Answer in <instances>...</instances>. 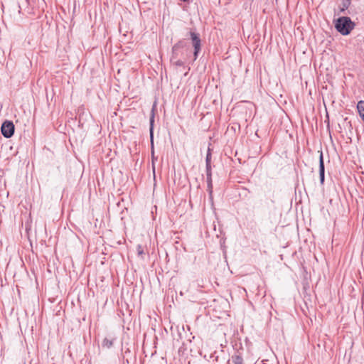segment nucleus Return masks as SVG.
Returning a JSON list of instances; mask_svg holds the SVG:
<instances>
[{
	"label": "nucleus",
	"instance_id": "1",
	"mask_svg": "<svg viewBox=\"0 0 364 364\" xmlns=\"http://www.w3.org/2000/svg\"><path fill=\"white\" fill-rule=\"evenodd\" d=\"M336 31L343 36L349 35L354 29L355 23L348 16H341L334 20Z\"/></svg>",
	"mask_w": 364,
	"mask_h": 364
},
{
	"label": "nucleus",
	"instance_id": "2",
	"mask_svg": "<svg viewBox=\"0 0 364 364\" xmlns=\"http://www.w3.org/2000/svg\"><path fill=\"white\" fill-rule=\"evenodd\" d=\"M154 108L153 107L151 112V116L149 119V132H150V142L151 149V159H152V168L154 173H155L154 161L157 160V157L154 156Z\"/></svg>",
	"mask_w": 364,
	"mask_h": 364
},
{
	"label": "nucleus",
	"instance_id": "3",
	"mask_svg": "<svg viewBox=\"0 0 364 364\" xmlns=\"http://www.w3.org/2000/svg\"><path fill=\"white\" fill-rule=\"evenodd\" d=\"M190 38L192 41L193 47L194 49L193 51V60H196L199 55V53L201 50V40L200 38V35L195 31H191L189 32Z\"/></svg>",
	"mask_w": 364,
	"mask_h": 364
},
{
	"label": "nucleus",
	"instance_id": "4",
	"mask_svg": "<svg viewBox=\"0 0 364 364\" xmlns=\"http://www.w3.org/2000/svg\"><path fill=\"white\" fill-rule=\"evenodd\" d=\"M1 130L2 135L9 139L14 135L15 127L12 122L5 121L1 125Z\"/></svg>",
	"mask_w": 364,
	"mask_h": 364
},
{
	"label": "nucleus",
	"instance_id": "5",
	"mask_svg": "<svg viewBox=\"0 0 364 364\" xmlns=\"http://www.w3.org/2000/svg\"><path fill=\"white\" fill-rule=\"evenodd\" d=\"M186 48H189L188 47L187 43L184 39L178 41L176 43H175L172 47L173 59L178 58V51L181 50H186Z\"/></svg>",
	"mask_w": 364,
	"mask_h": 364
},
{
	"label": "nucleus",
	"instance_id": "6",
	"mask_svg": "<svg viewBox=\"0 0 364 364\" xmlns=\"http://www.w3.org/2000/svg\"><path fill=\"white\" fill-rule=\"evenodd\" d=\"M324 173H325V166L323 161V156L322 151L320 152L319 156V178L320 182L321 184L324 182Z\"/></svg>",
	"mask_w": 364,
	"mask_h": 364
},
{
	"label": "nucleus",
	"instance_id": "7",
	"mask_svg": "<svg viewBox=\"0 0 364 364\" xmlns=\"http://www.w3.org/2000/svg\"><path fill=\"white\" fill-rule=\"evenodd\" d=\"M350 0H342L341 4L339 6L340 12L342 14H346V11L350 6Z\"/></svg>",
	"mask_w": 364,
	"mask_h": 364
},
{
	"label": "nucleus",
	"instance_id": "8",
	"mask_svg": "<svg viewBox=\"0 0 364 364\" xmlns=\"http://www.w3.org/2000/svg\"><path fill=\"white\" fill-rule=\"evenodd\" d=\"M210 149L208 148V152H207V154H206V158H205V168H206V171H211L212 168H211V152H210Z\"/></svg>",
	"mask_w": 364,
	"mask_h": 364
},
{
	"label": "nucleus",
	"instance_id": "9",
	"mask_svg": "<svg viewBox=\"0 0 364 364\" xmlns=\"http://www.w3.org/2000/svg\"><path fill=\"white\" fill-rule=\"evenodd\" d=\"M114 340V338H105L102 343V346L103 348H110L113 346Z\"/></svg>",
	"mask_w": 364,
	"mask_h": 364
},
{
	"label": "nucleus",
	"instance_id": "10",
	"mask_svg": "<svg viewBox=\"0 0 364 364\" xmlns=\"http://www.w3.org/2000/svg\"><path fill=\"white\" fill-rule=\"evenodd\" d=\"M185 60L186 59H183V58H176V59H173V54H171V62L176 66L177 67H181V66H183L184 64H185Z\"/></svg>",
	"mask_w": 364,
	"mask_h": 364
},
{
	"label": "nucleus",
	"instance_id": "11",
	"mask_svg": "<svg viewBox=\"0 0 364 364\" xmlns=\"http://www.w3.org/2000/svg\"><path fill=\"white\" fill-rule=\"evenodd\" d=\"M357 109L359 112L360 117L364 121V101L360 100L358 102Z\"/></svg>",
	"mask_w": 364,
	"mask_h": 364
},
{
	"label": "nucleus",
	"instance_id": "12",
	"mask_svg": "<svg viewBox=\"0 0 364 364\" xmlns=\"http://www.w3.org/2000/svg\"><path fill=\"white\" fill-rule=\"evenodd\" d=\"M190 54L191 50L189 48H186L184 50H181L180 51H178V58H179V57H181V58L186 59Z\"/></svg>",
	"mask_w": 364,
	"mask_h": 364
},
{
	"label": "nucleus",
	"instance_id": "13",
	"mask_svg": "<svg viewBox=\"0 0 364 364\" xmlns=\"http://www.w3.org/2000/svg\"><path fill=\"white\" fill-rule=\"evenodd\" d=\"M231 360L233 364H243V358L240 355H234L231 358Z\"/></svg>",
	"mask_w": 364,
	"mask_h": 364
},
{
	"label": "nucleus",
	"instance_id": "14",
	"mask_svg": "<svg viewBox=\"0 0 364 364\" xmlns=\"http://www.w3.org/2000/svg\"><path fill=\"white\" fill-rule=\"evenodd\" d=\"M206 181H207V187L211 188V186H213L212 171H206Z\"/></svg>",
	"mask_w": 364,
	"mask_h": 364
},
{
	"label": "nucleus",
	"instance_id": "15",
	"mask_svg": "<svg viewBox=\"0 0 364 364\" xmlns=\"http://www.w3.org/2000/svg\"><path fill=\"white\" fill-rule=\"evenodd\" d=\"M137 253L139 255H142L144 254V250L141 245L137 246Z\"/></svg>",
	"mask_w": 364,
	"mask_h": 364
},
{
	"label": "nucleus",
	"instance_id": "16",
	"mask_svg": "<svg viewBox=\"0 0 364 364\" xmlns=\"http://www.w3.org/2000/svg\"><path fill=\"white\" fill-rule=\"evenodd\" d=\"M208 191L210 193V195H211L213 192V186H211V188H208Z\"/></svg>",
	"mask_w": 364,
	"mask_h": 364
},
{
	"label": "nucleus",
	"instance_id": "17",
	"mask_svg": "<svg viewBox=\"0 0 364 364\" xmlns=\"http://www.w3.org/2000/svg\"><path fill=\"white\" fill-rule=\"evenodd\" d=\"M129 353V350H127V351H125V353Z\"/></svg>",
	"mask_w": 364,
	"mask_h": 364
}]
</instances>
